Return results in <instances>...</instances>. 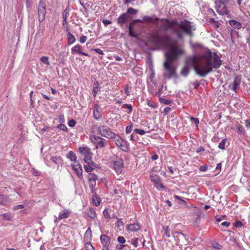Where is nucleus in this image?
<instances>
[{"label": "nucleus", "instance_id": "1", "mask_svg": "<svg viewBox=\"0 0 250 250\" xmlns=\"http://www.w3.org/2000/svg\"><path fill=\"white\" fill-rule=\"evenodd\" d=\"M201 58L204 61V63L194 66L195 73L201 77H205L213 68H218L222 64V61L217 53H212L209 50L203 54Z\"/></svg>", "mask_w": 250, "mask_h": 250}, {"label": "nucleus", "instance_id": "2", "mask_svg": "<svg viewBox=\"0 0 250 250\" xmlns=\"http://www.w3.org/2000/svg\"><path fill=\"white\" fill-rule=\"evenodd\" d=\"M170 24V28L173 33L176 34L177 38L181 40L183 38L182 32L192 37L194 34L192 30H195L194 27L191 25V22L188 20H184L178 22L176 20H167Z\"/></svg>", "mask_w": 250, "mask_h": 250}, {"label": "nucleus", "instance_id": "3", "mask_svg": "<svg viewBox=\"0 0 250 250\" xmlns=\"http://www.w3.org/2000/svg\"><path fill=\"white\" fill-rule=\"evenodd\" d=\"M215 9L217 12L221 15H226L228 16L230 15V11L228 9L229 8L227 4L233 6L236 4L235 0H215Z\"/></svg>", "mask_w": 250, "mask_h": 250}, {"label": "nucleus", "instance_id": "4", "mask_svg": "<svg viewBox=\"0 0 250 250\" xmlns=\"http://www.w3.org/2000/svg\"><path fill=\"white\" fill-rule=\"evenodd\" d=\"M185 51L181 45L177 44L176 43L173 44L168 54L166 53L167 59H168L170 62H173L176 61L181 56L185 55Z\"/></svg>", "mask_w": 250, "mask_h": 250}, {"label": "nucleus", "instance_id": "5", "mask_svg": "<svg viewBox=\"0 0 250 250\" xmlns=\"http://www.w3.org/2000/svg\"><path fill=\"white\" fill-rule=\"evenodd\" d=\"M172 62H170L168 59H167L164 63V67L165 69V72L163 74V76L168 79H171L172 78L177 79L178 76L176 72V67L172 64Z\"/></svg>", "mask_w": 250, "mask_h": 250}, {"label": "nucleus", "instance_id": "6", "mask_svg": "<svg viewBox=\"0 0 250 250\" xmlns=\"http://www.w3.org/2000/svg\"><path fill=\"white\" fill-rule=\"evenodd\" d=\"M169 37H162L158 32L150 34L149 36L150 41L156 46L160 47L163 46L166 41L169 40Z\"/></svg>", "mask_w": 250, "mask_h": 250}, {"label": "nucleus", "instance_id": "7", "mask_svg": "<svg viewBox=\"0 0 250 250\" xmlns=\"http://www.w3.org/2000/svg\"><path fill=\"white\" fill-rule=\"evenodd\" d=\"M46 0H40L38 6V18L40 23L45 19L46 14Z\"/></svg>", "mask_w": 250, "mask_h": 250}, {"label": "nucleus", "instance_id": "8", "mask_svg": "<svg viewBox=\"0 0 250 250\" xmlns=\"http://www.w3.org/2000/svg\"><path fill=\"white\" fill-rule=\"evenodd\" d=\"M98 133L102 136L109 139H115L116 134L110 130V128L105 125L100 126L98 128Z\"/></svg>", "mask_w": 250, "mask_h": 250}, {"label": "nucleus", "instance_id": "9", "mask_svg": "<svg viewBox=\"0 0 250 250\" xmlns=\"http://www.w3.org/2000/svg\"><path fill=\"white\" fill-rule=\"evenodd\" d=\"M90 140L94 145H96V148L104 147L107 143L105 139L96 135L91 136Z\"/></svg>", "mask_w": 250, "mask_h": 250}, {"label": "nucleus", "instance_id": "10", "mask_svg": "<svg viewBox=\"0 0 250 250\" xmlns=\"http://www.w3.org/2000/svg\"><path fill=\"white\" fill-rule=\"evenodd\" d=\"M115 141L117 146L122 151L127 152L128 151V145L121 137L118 136L115 138Z\"/></svg>", "mask_w": 250, "mask_h": 250}, {"label": "nucleus", "instance_id": "11", "mask_svg": "<svg viewBox=\"0 0 250 250\" xmlns=\"http://www.w3.org/2000/svg\"><path fill=\"white\" fill-rule=\"evenodd\" d=\"M123 165V161L121 158H119L117 160L114 161L112 164L114 169L118 173H121L122 172Z\"/></svg>", "mask_w": 250, "mask_h": 250}, {"label": "nucleus", "instance_id": "12", "mask_svg": "<svg viewBox=\"0 0 250 250\" xmlns=\"http://www.w3.org/2000/svg\"><path fill=\"white\" fill-rule=\"evenodd\" d=\"M130 16L127 15V13L122 14L118 18L117 20V23L121 26H123L124 24H126L128 21V19Z\"/></svg>", "mask_w": 250, "mask_h": 250}, {"label": "nucleus", "instance_id": "13", "mask_svg": "<svg viewBox=\"0 0 250 250\" xmlns=\"http://www.w3.org/2000/svg\"><path fill=\"white\" fill-rule=\"evenodd\" d=\"M71 166L75 172L76 174L80 179H82L83 177V169L81 165L79 162L77 163L76 165L72 164Z\"/></svg>", "mask_w": 250, "mask_h": 250}, {"label": "nucleus", "instance_id": "14", "mask_svg": "<svg viewBox=\"0 0 250 250\" xmlns=\"http://www.w3.org/2000/svg\"><path fill=\"white\" fill-rule=\"evenodd\" d=\"M101 110L100 107V106L97 104H95L94 105V107H93V118L95 120H99L101 118V117L102 116V114L101 113Z\"/></svg>", "mask_w": 250, "mask_h": 250}, {"label": "nucleus", "instance_id": "15", "mask_svg": "<svg viewBox=\"0 0 250 250\" xmlns=\"http://www.w3.org/2000/svg\"><path fill=\"white\" fill-rule=\"evenodd\" d=\"M100 240L103 247H109L110 238L105 234H102L100 236Z\"/></svg>", "mask_w": 250, "mask_h": 250}, {"label": "nucleus", "instance_id": "16", "mask_svg": "<svg viewBox=\"0 0 250 250\" xmlns=\"http://www.w3.org/2000/svg\"><path fill=\"white\" fill-rule=\"evenodd\" d=\"M71 51L72 53H78L81 55L88 56V54L85 52H83L81 50V46L79 44H77L71 48Z\"/></svg>", "mask_w": 250, "mask_h": 250}, {"label": "nucleus", "instance_id": "17", "mask_svg": "<svg viewBox=\"0 0 250 250\" xmlns=\"http://www.w3.org/2000/svg\"><path fill=\"white\" fill-rule=\"evenodd\" d=\"M140 228V226L138 223H133L132 224L127 225L126 226V229L128 231H136Z\"/></svg>", "mask_w": 250, "mask_h": 250}, {"label": "nucleus", "instance_id": "18", "mask_svg": "<svg viewBox=\"0 0 250 250\" xmlns=\"http://www.w3.org/2000/svg\"><path fill=\"white\" fill-rule=\"evenodd\" d=\"M240 83V79L238 77H235L234 80L232 84H230L229 86L230 87L231 86L230 88L234 91H236L238 86H239Z\"/></svg>", "mask_w": 250, "mask_h": 250}, {"label": "nucleus", "instance_id": "19", "mask_svg": "<svg viewBox=\"0 0 250 250\" xmlns=\"http://www.w3.org/2000/svg\"><path fill=\"white\" fill-rule=\"evenodd\" d=\"M9 203V198L6 194H0V204L7 205Z\"/></svg>", "mask_w": 250, "mask_h": 250}, {"label": "nucleus", "instance_id": "20", "mask_svg": "<svg viewBox=\"0 0 250 250\" xmlns=\"http://www.w3.org/2000/svg\"><path fill=\"white\" fill-rule=\"evenodd\" d=\"M149 177L150 180L152 182H153L155 185H157V184H160V178L158 175L154 174V173L150 172Z\"/></svg>", "mask_w": 250, "mask_h": 250}, {"label": "nucleus", "instance_id": "21", "mask_svg": "<svg viewBox=\"0 0 250 250\" xmlns=\"http://www.w3.org/2000/svg\"><path fill=\"white\" fill-rule=\"evenodd\" d=\"M66 31L67 32V39L68 40V44H71L75 42L76 39L75 37L70 33V32L68 31L67 27H66Z\"/></svg>", "mask_w": 250, "mask_h": 250}, {"label": "nucleus", "instance_id": "22", "mask_svg": "<svg viewBox=\"0 0 250 250\" xmlns=\"http://www.w3.org/2000/svg\"><path fill=\"white\" fill-rule=\"evenodd\" d=\"M229 23L231 27L235 29H240L242 27L241 23L235 20H229Z\"/></svg>", "mask_w": 250, "mask_h": 250}, {"label": "nucleus", "instance_id": "23", "mask_svg": "<svg viewBox=\"0 0 250 250\" xmlns=\"http://www.w3.org/2000/svg\"><path fill=\"white\" fill-rule=\"evenodd\" d=\"M144 21L150 22V23H155L158 21L159 20L158 18H156L155 19H153L151 17H149L148 16H144L143 17Z\"/></svg>", "mask_w": 250, "mask_h": 250}, {"label": "nucleus", "instance_id": "24", "mask_svg": "<svg viewBox=\"0 0 250 250\" xmlns=\"http://www.w3.org/2000/svg\"><path fill=\"white\" fill-rule=\"evenodd\" d=\"M92 236V231L91 230V229L90 228H88L84 235V241H88L91 240Z\"/></svg>", "mask_w": 250, "mask_h": 250}, {"label": "nucleus", "instance_id": "25", "mask_svg": "<svg viewBox=\"0 0 250 250\" xmlns=\"http://www.w3.org/2000/svg\"><path fill=\"white\" fill-rule=\"evenodd\" d=\"M187 64L188 62H186V64ZM189 72L190 69L189 67L187 65H186L182 68L180 74L182 76H183L184 77H187L188 75L189 74Z\"/></svg>", "mask_w": 250, "mask_h": 250}, {"label": "nucleus", "instance_id": "26", "mask_svg": "<svg viewBox=\"0 0 250 250\" xmlns=\"http://www.w3.org/2000/svg\"><path fill=\"white\" fill-rule=\"evenodd\" d=\"M66 158L68 159H69L71 161H74L76 163H78L76 161L77 159V156L76 154L72 151H70L66 155Z\"/></svg>", "mask_w": 250, "mask_h": 250}, {"label": "nucleus", "instance_id": "27", "mask_svg": "<svg viewBox=\"0 0 250 250\" xmlns=\"http://www.w3.org/2000/svg\"><path fill=\"white\" fill-rule=\"evenodd\" d=\"M79 150L80 153L84 156L90 154V149L87 147H80Z\"/></svg>", "mask_w": 250, "mask_h": 250}, {"label": "nucleus", "instance_id": "28", "mask_svg": "<svg viewBox=\"0 0 250 250\" xmlns=\"http://www.w3.org/2000/svg\"><path fill=\"white\" fill-rule=\"evenodd\" d=\"M0 217H1L3 220L10 221H12L13 216L10 213H5L1 214Z\"/></svg>", "mask_w": 250, "mask_h": 250}, {"label": "nucleus", "instance_id": "29", "mask_svg": "<svg viewBox=\"0 0 250 250\" xmlns=\"http://www.w3.org/2000/svg\"><path fill=\"white\" fill-rule=\"evenodd\" d=\"M92 203L94 205H95L96 206H98L100 204L101 199L98 196V195H97L96 193H95V194H94L92 196Z\"/></svg>", "mask_w": 250, "mask_h": 250}, {"label": "nucleus", "instance_id": "30", "mask_svg": "<svg viewBox=\"0 0 250 250\" xmlns=\"http://www.w3.org/2000/svg\"><path fill=\"white\" fill-rule=\"evenodd\" d=\"M87 216L91 219H94L96 217V213L93 208H89V211L87 213Z\"/></svg>", "mask_w": 250, "mask_h": 250}, {"label": "nucleus", "instance_id": "31", "mask_svg": "<svg viewBox=\"0 0 250 250\" xmlns=\"http://www.w3.org/2000/svg\"><path fill=\"white\" fill-rule=\"evenodd\" d=\"M50 160L56 164L61 163L62 161L61 156H52L50 158Z\"/></svg>", "mask_w": 250, "mask_h": 250}, {"label": "nucleus", "instance_id": "32", "mask_svg": "<svg viewBox=\"0 0 250 250\" xmlns=\"http://www.w3.org/2000/svg\"><path fill=\"white\" fill-rule=\"evenodd\" d=\"M138 10H136L132 7H129L127 9V11L125 13L127 15H136L138 13Z\"/></svg>", "mask_w": 250, "mask_h": 250}, {"label": "nucleus", "instance_id": "33", "mask_svg": "<svg viewBox=\"0 0 250 250\" xmlns=\"http://www.w3.org/2000/svg\"><path fill=\"white\" fill-rule=\"evenodd\" d=\"M227 141V138H224L221 142L219 144L218 147L222 149H225V145Z\"/></svg>", "mask_w": 250, "mask_h": 250}, {"label": "nucleus", "instance_id": "34", "mask_svg": "<svg viewBox=\"0 0 250 250\" xmlns=\"http://www.w3.org/2000/svg\"><path fill=\"white\" fill-rule=\"evenodd\" d=\"M124 109H127L128 111L127 112L128 114H130L132 111V106L130 104H124L122 107Z\"/></svg>", "mask_w": 250, "mask_h": 250}, {"label": "nucleus", "instance_id": "35", "mask_svg": "<svg viewBox=\"0 0 250 250\" xmlns=\"http://www.w3.org/2000/svg\"><path fill=\"white\" fill-rule=\"evenodd\" d=\"M159 101L161 104H164L166 105L169 104L172 102L171 100L165 99L162 97L159 98Z\"/></svg>", "mask_w": 250, "mask_h": 250}, {"label": "nucleus", "instance_id": "36", "mask_svg": "<svg viewBox=\"0 0 250 250\" xmlns=\"http://www.w3.org/2000/svg\"><path fill=\"white\" fill-rule=\"evenodd\" d=\"M211 246L215 249L220 250L223 248V246L220 245L218 243L216 242H211Z\"/></svg>", "mask_w": 250, "mask_h": 250}, {"label": "nucleus", "instance_id": "37", "mask_svg": "<svg viewBox=\"0 0 250 250\" xmlns=\"http://www.w3.org/2000/svg\"><path fill=\"white\" fill-rule=\"evenodd\" d=\"M87 242L85 244V249L86 250H95L94 247L91 245V243L89 241H86Z\"/></svg>", "mask_w": 250, "mask_h": 250}, {"label": "nucleus", "instance_id": "38", "mask_svg": "<svg viewBox=\"0 0 250 250\" xmlns=\"http://www.w3.org/2000/svg\"><path fill=\"white\" fill-rule=\"evenodd\" d=\"M40 60L44 64L48 65H50V62L48 61V57L46 56H42L40 58Z\"/></svg>", "mask_w": 250, "mask_h": 250}, {"label": "nucleus", "instance_id": "39", "mask_svg": "<svg viewBox=\"0 0 250 250\" xmlns=\"http://www.w3.org/2000/svg\"><path fill=\"white\" fill-rule=\"evenodd\" d=\"M69 213L68 212H64L62 213H60L58 217L59 219H62L67 218L69 216Z\"/></svg>", "mask_w": 250, "mask_h": 250}, {"label": "nucleus", "instance_id": "40", "mask_svg": "<svg viewBox=\"0 0 250 250\" xmlns=\"http://www.w3.org/2000/svg\"><path fill=\"white\" fill-rule=\"evenodd\" d=\"M163 229L165 230V235H166L167 237H170V229L168 226L163 227Z\"/></svg>", "mask_w": 250, "mask_h": 250}, {"label": "nucleus", "instance_id": "41", "mask_svg": "<svg viewBox=\"0 0 250 250\" xmlns=\"http://www.w3.org/2000/svg\"><path fill=\"white\" fill-rule=\"evenodd\" d=\"M174 197L176 199H178V200H180V202H179V203L180 204H183L185 206H186L187 205V202L186 201H185V200H183L182 199L181 197L178 196V195H174Z\"/></svg>", "mask_w": 250, "mask_h": 250}, {"label": "nucleus", "instance_id": "42", "mask_svg": "<svg viewBox=\"0 0 250 250\" xmlns=\"http://www.w3.org/2000/svg\"><path fill=\"white\" fill-rule=\"evenodd\" d=\"M103 215L106 219H109L111 218V216L109 215V213L107 208H105L103 211Z\"/></svg>", "mask_w": 250, "mask_h": 250}, {"label": "nucleus", "instance_id": "43", "mask_svg": "<svg viewBox=\"0 0 250 250\" xmlns=\"http://www.w3.org/2000/svg\"><path fill=\"white\" fill-rule=\"evenodd\" d=\"M57 127L58 128H59V129H60L61 130H62V131H67V127L64 124H59L57 126Z\"/></svg>", "mask_w": 250, "mask_h": 250}, {"label": "nucleus", "instance_id": "44", "mask_svg": "<svg viewBox=\"0 0 250 250\" xmlns=\"http://www.w3.org/2000/svg\"><path fill=\"white\" fill-rule=\"evenodd\" d=\"M134 131L135 132H136V133L139 134L141 135H144L146 133V131H145L144 130L141 129H138V128H135L134 130Z\"/></svg>", "mask_w": 250, "mask_h": 250}, {"label": "nucleus", "instance_id": "45", "mask_svg": "<svg viewBox=\"0 0 250 250\" xmlns=\"http://www.w3.org/2000/svg\"><path fill=\"white\" fill-rule=\"evenodd\" d=\"M88 183H89L90 188H95V187L96 186V180L88 179Z\"/></svg>", "mask_w": 250, "mask_h": 250}, {"label": "nucleus", "instance_id": "46", "mask_svg": "<svg viewBox=\"0 0 250 250\" xmlns=\"http://www.w3.org/2000/svg\"><path fill=\"white\" fill-rule=\"evenodd\" d=\"M190 119L191 121H192L194 122V123L195 124V125L196 126H198V125L199 124V120L198 119V118H195L193 117H190Z\"/></svg>", "mask_w": 250, "mask_h": 250}, {"label": "nucleus", "instance_id": "47", "mask_svg": "<svg viewBox=\"0 0 250 250\" xmlns=\"http://www.w3.org/2000/svg\"><path fill=\"white\" fill-rule=\"evenodd\" d=\"M115 226L117 228H120L121 226H124V223L121 219H118V221L115 223Z\"/></svg>", "mask_w": 250, "mask_h": 250}, {"label": "nucleus", "instance_id": "48", "mask_svg": "<svg viewBox=\"0 0 250 250\" xmlns=\"http://www.w3.org/2000/svg\"><path fill=\"white\" fill-rule=\"evenodd\" d=\"M88 179L96 180L98 178V176L95 173H89L88 175Z\"/></svg>", "mask_w": 250, "mask_h": 250}, {"label": "nucleus", "instance_id": "49", "mask_svg": "<svg viewBox=\"0 0 250 250\" xmlns=\"http://www.w3.org/2000/svg\"><path fill=\"white\" fill-rule=\"evenodd\" d=\"M128 35L130 37L137 38V35L134 33L132 29H128Z\"/></svg>", "mask_w": 250, "mask_h": 250}, {"label": "nucleus", "instance_id": "50", "mask_svg": "<svg viewBox=\"0 0 250 250\" xmlns=\"http://www.w3.org/2000/svg\"><path fill=\"white\" fill-rule=\"evenodd\" d=\"M133 126V124L131 123L129 125L127 126L125 128V132L129 134L131 132Z\"/></svg>", "mask_w": 250, "mask_h": 250}, {"label": "nucleus", "instance_id": "51", "mask_svg": "<svg viewBox=\"0 0 250 250\" xmlns=\"http://www.w3.org/2000/svg\"><path fill=\"white\" fill-rule=\"evenodd\" d=\"M84 169L87 172H90L93 169L91 166H90L89 165H85L84 166Z\"/></svg>", "mask_w": 250, "mask_h": 250}, {"label": "nucleus", "instance_id": "52", "mask_svg": "<svg viewBox=\"0 0 250 250\" xmlns=\"http://www.w3.org/2000/svg\"><path fill=\"white\" fill-rule=\"evenodd\" d=\"M76 124V122L73 119L70 120L68 122V125L69 127H74Z\"/></svg>", "mask_w": 250, "mask_h": 250}, {"label": "nucleus", "instance_id": "53", "mask_svg": "<svg viewBox=\"0 0 250 250\" xmlns=\"http://www.w3.org/2000/svg\"><path fill=\"white\" fill-rule=\"evenodd\" d=\"M117 241L119 243L122 244L125 243V239L123 236H119L117 238Z\"/></svg>", "mask_w": 250, "mask_h": 250}, {"label": "nucleus", "instance_id": "54", "mask_svg": "<svg viewBox=\"0 0 250 250\" xmlns=\"http://www.w3.org/2000/svg\"><path fill=\"white\" fill-rule=\"evenodd\" d=\"M24 206L23 205H18L15 206L14 207H13V210H16L22 209L24 208Z\"/></svg>", "mask_w": 250, "mask_h": 250}, {"label": "nucleus", "instance_id": "55", "mask_svg": "<svg viewBox=\"0 0 250 250\" xmlns=\"http://www.w3.org/2000/svg\"><path fill=\"white\" fill-rule=\"evenodd\" d=\"M69 15V11L65 9L62 13V17L63 18L67 19Z\"/></svg>", "mask_w": 250, "mask_h": 250}, {"label": "nucleus", "instance_id": "56", "mask_svg": "<svg viewBox=\"0 0 250 250\" xmlns=\"http://www.w3.org/2000/svg\"><path fill=\"white\" fill-rule=\"evenodd\" d=\"M91 157L90 156V154H89L88 155L84 156V161L86 163L90 164L89 161L91 160Z\"/></svg>", "mask_w": 250, "mask_h": 250}, {"label": "nucleus", "instance_id": "57", "mask_svg": "<svg viewBox=\"0 0 250 250\" xmlns=\"http://www.w3.org/2000/svg\"><path fill=\"white\" fill-rule=\"evenodd\" d=\"M91 50L94 51L96 53H97L100 55H104V52L103 51V50H102L101 49H100L99 48H92Z\"/></svg>", "mask_w": 250, "mask_h": 250}, {"label": "nucleus", "instance_id": "58", "mask_svg": "<svg viewBox=\"0 0 250 250\" xmlns=\"http://www.w3.org/2000/svg\"><path fill=\"white\" fill-rule=\"evenodd\" d=\"M243 226V223L240 221H237L234 224V226L236 228H239Z\"/></svg>", "mask_w": 250, "mask_h": 250}, {"label": "nucleus", "instance_id": "59", "mask_svg": "<svg viewBox=\"0 0 250 250\" xmlns=\"http://www.w3.org/2000/svg\"><path fill=\"white\" fill-rule=\"evenodd\" d=\"M87 37L86 36H82L80 38V42L82 43H84L87 40Z\"/></svg>", "mask_w": 250, "mask_h": 250}, {"label": "nucleus", "instance_id": "60", "mask_svg": "<svg viewBox=\"0 0 250 250\" xmlns=\"http://www.w3.org/2000/svg\"><path fill=\"white\" fill-rule=\"evenodd\" d=\"M102 22L104 24V26H106L108 24H111L112 21L104 19L102 20Z\"/></svg>", "mask_w": 250, "mask_h": 250}, {"label": "nucleus", "instance_id": "61", "mask_svg": "<svg viewBox=\"0 0 250 250\" xmlns=\"http://www.w3.org/2000/svg\"><path fill=\"white\" fill-rule=\"evenodd\" d=\"M207 169H208V167L206 165L201 166L199 167V170L201 171L205 172V171H206L207 170Z\"/></svg>", "mask_w": 250, "mask_h": 250}, {"label": "nucleus", "instance_id": "62", "mask_svg": "<svg viewBox=\"0 0 250 250\" xmlns=\"http://www.w3.org/2000/svg\"><path fill=\"white\" fill-rule=\"evenodd\" d=\"M192 83L194 85L195 89H197L200 84L198 81H195Z\"/></svg>", "mask_w": 250, "mask_h": 250}, {"label": "nucleus", "instance_id": "63", "mask_svg": "<svg viewBox=\"0 0 250 250\" xmlns=\"http://www.w3.org/2000/svg\"><path fill=\"white\" fill-rule=\"evenodd\" d=\"M138 238H134L132 240V244L135 247H137L138 246Z\"/></svg>", "mask_w": 250, "mask_h": 250}, {"label": "nucleus", "instance_id": "64", "mask_svg": "<svg viewBox=\"0 0 250 250\" xmlns=\"http://www.w3.org/2000/svg\"><path fill=\"white\" fill-rule=\"evenodd\" d=\"M205 151V149L203 146H200L196 150L197 153H200L201 152H204Z\"/></svg>", "mask_w": 250, "mask_h": 250}]
</instances>
